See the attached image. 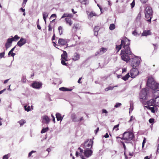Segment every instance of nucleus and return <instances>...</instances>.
<instances>
[{"mask_svg":"<svg viewBox=\"0 0 159 159\" xmlns=\"http://www.w3.org/2000/svg\"><path fill=\"white\" fill-rule=\"evenodd\" d=\"M147 5V6L146 7L144 12L145 17L147 19L149 18L147 21L149 23H151V19L153 17V11L151 7L148 5L146 4V6Z\"/></svg>","mask_w":159,"mask_h":159,"instance_id":"1","label":"nucleus"},{"mask_svg":"<svg viewBox=\"0 0 159 159\" xmlns=\"http://www.w3.org/2000/svg\"><path fill=\"white\" fill-rule=\"evenodd\" d=\"M134 137V134L131 132L126 131L123 134L121 139L125 141V143H129L132 140Z\"/></svg>","mask_w":159,"mask_h":159,"instance_id":"2","label":"nucleus"},{"mask_svg":"<svg viewBox=\"0 0 159 159\" xmlns=\"http://www.w3.org/2000/svg\"><path fill=\"white\" fill-rule=\"evenodd\" d=\"M131 50H121L120 54L121 59L126 62H128L130 60V57L128 55H131Z\"/></svg>","mask_w":159,"mask_h":159,"instance_id":"3","label":"nucleus"},{"mask_svg":"<svg viewBox=\"0 0 159 159\" xmlns=\"http://www.w3.org/2000/svg\"><path fill=\"white\" fill-rule=\"evenodd\" d=\"M130 43V40L126 38L121 40L120 44L124 48V49L122 50H131L129 47Z\"/></svg>","mask_w":159,"mask_h":159,"instance_id":"4","label":"nucleus"},{"mask_svg":"<svg viewBox=\"0 0 159 159\" xmlns=\"http://www.w3.org/2000/svg\"><path fill=\"white\" fill-rule=\"evenodd\" d=\"M67 53L66 51H63V53L61 56V64L64 66H67V63L65 62V61H67L68 60Z\"/></svg>","mask_w":159,"mask_h":159,"instance_id":"5","label":"nucleus"},{"mask_svg":"<svg viewBox=\"0 0 159 159\" xmlns=\"http://www.w3.org/2000/svg\"><path fill=\"white\" fill-rule=\"evenodd\" d=\"M93 143V141L90 139L89 142L86 141L84 145V148L85 149H90L92 148Z\"/></svg>","mask_w":159,"mask_h":159,"instance_id":"6","label":"nucleus"},{"mask_svg":"<svg viewBox=\"0 0 159 159\" xmlns=\"http://www.w3.org/2000/svg\"><path fill=\"white\" fill-rule=\"evenodd\" d=\"M140 63V61L138 58H134L132 59L131 61V66L133 68H136L138 66Z\"/></svg>","mask_w":159,"mask_h":159,"instance_id":"7","label":"nucleus"},{"mask_svg":"<svg viewBox=\"0 0 159 159\" xmlns=\"http://www.w3.org/2000/svg\"><path fill=\"white\" fill-rule=\"evenodd\" d=\"M42 85V84L41 82L34 81L32 84L31 86L34 89H39L41 87Z\"/></svg>","mask_w":159,"mask_h":159,"instance_id":"8","label":"nucleus"},{"mask_svg":"<svg viewBox=\"0 0 159 159\" xmlns=\"http://www.w3.org/2000/svg\"><path fill=\"white\" fill-rule=\"evenodd\" d=\"M139 73V71L136 68H133L130 71V75L131 78H134L137 76Z\"/></svg>","mask_w":159,"mask_h":159,"instance_id":"9","label":"nucleus"},{"mask_svg":"<svg viewBox=\"0 0 159 159\" xmlns=\"http://www.w3.org/2000/svg\"><path fill=\"white\" fill-rule=\"evenodd\" d=\"M156 101H157L156 100V99L153 98L150 99L149 101H147V104L148 107L152 106L153 107H156L157 106H158L159 105L157 104H156Z\"/></svg>","mask_w":159,"mask_h":159,"instance_id":"10","label":"nucleus"},{"mask_svg":"<svg viewBox=\"0 0 159 159\" xmlns=\"http://www.w3.org/2000/svg\"><path fill=\"white\" fill-rule=\"evenodd\" d=\"M107 48L102 47L101 48L99 51L97 52L95 54L94 56H97L98 55H100L103 54L107 51Z\"/></svg>","mask_w":159,"mask_h":159,"instance_id":"11","label":"nucleus"},{"mask_svg":"<svg viewBox=\"0 0 159 159\" xmlns=\"http://www.w3.org/2000/svg\"><path fill=\"white\" fill-rule=\"evenodd\" d=\"M80 29V26L78 23H75L72 27V31L74 34H75L77 31Z\"/></svg>","mask_w":159,"mask_h":159,"instance_id":"12","label":"nucleus"},{"mask_svg":"<svg viewBox=\"0 0 159 159\" xmlns=\"http://www.w3.org/2000/svg\"><path fill=\"white\" fill-rule=\"evenodd\" d=\"M93 151L91 149H85L84 150V155L85 157L88 158L91 156L92 154Z\"/></svg>","mask_w":159,"mask_h":159,"instance_id":"13","label":"nucleus"},{"mask_svg":"<svg viewBox=\"0 0 159 159\" xmlns=\"http://www.w3.org/2000/svg\"><path fill=\"white\" fill-rule=\"evenodd\" d=\"M148 87L153 90H157L159 89V84L155 82Z\"/></svg>","mask_w":159,"mask_h":159,"instance_id":"14","label":"nucleus"},{"mask_svg":"<svg viewBox=\"0 0 159 159\" xmlns=\"http://www.w3.org/2000/svg\"><path fill=\"white\" fill-rule=\"evenodd\" d=\"M67 42V40L65 39L60 38L58 39V44L61 46L65 45Z\"/></svg>","mask_w":159,"mask_h":159,"instance_id":"15","label":"nucleus"},{"mask_svg":"<svg viewBox=\"0 0 159 159\" xmlns=\"http://www.w3.org/2000/svg\"><path fill=\"white\" fill-rule=\"evenodd\" d=\"M26 40L23 38H21L20 39L17 43V45L19 47H21L26 43Z\"/></svg>","mask_w":159,"mask_h":159,"instance_id":"16","label":"nucleus"},{"mask_svg":"<svg viewBox=\"0 0 159 159\" xmlns=\"http://www.w3.org/2000/svg\"><path fill=\"white\" fill-rule=\"evenodd\" d=\"M80 58V55L77 52H75L72 57V59L74 61L79 60Z\"/></svg>","mask_w":159,"mask_h":159,"instance_id":"17","label":"nucleus"},{"mask_svg":"<svg viewBox=\"0 0 159 159\" xmlns=\"http://www.w3.org/2000/svg\"><path fill=\"white\" fill-rule=\"evenodd\" d=\"M155 81L152 78H149L147 83V85L149 87L151 84H152Z\"/></svg>","mask_w":159,"mask_h":159,"instance_id":"18","label":"nucleus"},{"mask_svg":"<svg viewBox=\"0 0 159 159\" xmlns=\"http://www.w3.org/2000/svg\"><path fill=\"white\" fill-rule=\"evenodd\" d=\"M12 43L11 39H7V42L5 44V47L6 49L9 48L11 46Z\"/></svg>","mask_w":159,"mask_h":159,"instance_id":"19","label":"nucleus"},{"mask_svg":"<svg viewBox=\"0 0 159 159\" xmlns=\"http://www.w3.org/2000/svg\"><path fill=\"white\" fill-rule=\"evenodd\" d=\"M65 20L66 24H68L70 26L72 25L73 24V22L72 21L70 18H65Z\"/></svg>","mask_w":159,"mask_h":159,"instance_id":"20","label":"nucleus"},{"mask_svg":"<svg viewBox=\"0 0 159 159\" xmlns=\"http://www.w3.org/2000/svg\"><path fill=\"white\" fill-rule=\"evenodd\" d=\"M153 97L155 99L159 98V90H155L153 93Z\"/></svg>","mask_w":159,"mask_h":159,"instance_id":"21","label":"nucleus"},{"mask_svg":"<svg viewBox=\"0 0 159 159\" xmlns=\"http://www.w3.org/2000/svg\"><path fill=\"white\" fill-rule=\"evenodd\" d=\"M151 34V33L150 30H144L142 34V36H146Z\"/></svg>","mask_w":159,"mask_h":159,"instance_id":"22","label":"nucleus"},{"mask_svg":"<svg viewBox=\"0 0 159 159\" xmlns=\"http://www.w3.org/2000/svg\"><path fill=\"white\" fill-rule=\"evenodd\" d=\"M71 118L72 121L74 122L78 121V119L75 113L72 114L71 115Z\"/></svg>","mask_w":159,"mask_h":159,"instance_id":"23","label":"nucleus"},{"mask_svg":"<svg viewBox=\"0 0 159 159\" xmlns=\"http://www.w3.org/2000/svg\"><path fill=\"white\" fill-rule=\"evenodd\" d=\"M56 116L57 121H61L62 120L63 118L61 116V114L60 113H57L56 114Z\"/></svg>","mask_w":159,"mask_h":159,"instance_id":"24","label":"nucleus"},{"mask_svg":"<svg viewBox=\"0 0 159 159\" xmlns=\"http://www.w3.org/2000/svg\"><path fill=\"white\" fill-rule=\"evenodd\" d=\"M20 38V37H18L17 35H15L14 37H12V38H9V39H11L12 41V42L13 41H16L17 40Z\"/></svg>","mask_w":159,"mask_h":159,"instance_id":"25","label":"nucleus"},{"mask_svg":"<svg viewBox=\"0 0 159 159\" xmlns=\"http://www.w3.org/2000/svg\"><path fill=\"white\" fill-rule=\"evenodd\" d=\"M78 149L80 150V156L82 159H86V158H85L82 155V154L83 152V150L81 149L80 147L78 148Z\"/></svg>","mask_w":159,"mask_h":159,"instance_id":"26","label":"nucleus"},{"mask_svg":"<svg viewBox=\"0 0 159 159\" xmlns=\"http://www.w3.org/2000/svg\"><path fill=\"white\" fill-rule=\"evenodd\" d=\"M48 14L47 12H43V19L45 23H46V19L48 16Z\"/></svg>","mask_w":159,"mask_h":159,"instance_id":"27","label":"nucleus"},{"mask_svg":"<svg viewBox=\"0 0 159 159\" xmlns=\"http://www.w3.org/2000/svg\"><path fill=\"white\" fill-rule=\"evenodd\" d=\"M79 1L82 4H88L89 2L88 0H79Z\"/></svg>","mask_w":159,"mask_h":159,"instance_id":"28","label":"nucleus"},{"mask_svg":"<svg viewBox=\"0 0 159 159\" xmlns=\"http://www.w3.org/2000/svg\"><path fill=\"white\" fill-rule=\"evenodd\" d=\"M15 48V47L11 49L9 52L8 53V55L9 56L10 55L11 53V56L13 57L15 55V54L12 52L14 50Z\"/></svg>","mask_w":159,"mask_h":159,"instance_id":"29","label":"nucleus"},{"mask_svg":"<svg viewBox=\"0 0 159 159\" xmlns=\"http://www.w3.org/2000/svg\"><path fill=\"white\" fill-rule=\"evenodd\" d=\"M43 120L45 121L46 122L48 123L49 121V117L46 116H45L43 117Z\"/></svg>","mask_w":159,"mask_h":159,"instance_id":"30","label":"nucleus"},{"mask_svg":"<svg viewBox=\"0 0 159 159\" xmlns=\"http://www.w3.org/2000/svg\"><path fill=\"white\" fill-rule=\"evenodd\" d=\"M130 75H129V73H128L125 75L123 76L122 78V79L125 81H126L128 80V78H129Z\"/></svg>","mask_w":159,"mask_h":159,"instance_id":"31","label":"nucleus"},{"mask_svg":"<svg viewBox=\"0 0 159 159\" xmlns=\"http://www.w3.org/2000/svg\"><path fill=\"white\" fill-rule=\"evenodd\" d=\"M122 46L121 44L120 45H117L116 46V52H118L121 48Z\"/></svg>","mask_w":159,"mask_h":159,"instance_id":"32","label":"nucleus"},{"mask_svg":"<svg viewBox=\"0 0 159 159\" xmlns=\"http://www.w3.org/2000/svg\"><path fill=\"white\" fill-rule=\"evenodd\" d=\"M18 123H19L20 126H21L23 125L26 123V121L22 119L21 120L18 121Z\"/></svg>","mask_w":159,"mask_h":159,"instance_id":"33","label":"nucleus"},{"mask_svg":"<svg viewBox=\"0 0 159 159\" xmlns=\"http://www.w3.org/2000/svg\"><path fill=\"white\" fill-rule=\"evenodd\" d=\"M58 30L60 35H61L63 33V28L62 26H60L58 27Z\"/></svg>","mask_w":159,"mask_h":159,"instance_id":"34","label":"nucleus"},{"mask_svg":"<svg viewBox=\"0 0 159 159\" xmlns=\"http://www.w3.org/2000/svg\"><path fill=\"white\" fill-rule=\"evenodd\" d=\"M97 14L95 13H94L93 12H91L88 15V16L90 17L91 18L93 17V16H96Z\"/></svg>","mask_w":159,"mask_h":159,"instance_id":"35","label":"nucleus"},{"mask_svg":"<svg viewBox=\"0 0 159 159\" xmlns=\"http://www.w3.org/2000/svg\"><path fill=\"white\" fill-rule=\"evenodd\" d=\"M154 107H148L147 108L149 110H151L152 112L155 113V108Z\"/></svg>","mask_w":159,"mask_h":159,"instance_id":"36","label":"nucleus"},{"mask_svg":"<svg viewBox=\"0 0 159 159\" xmlns=\"http://www.w3.org/2000/svg\"><path fill=\"white\" fill-rule=\"evenodd\" d=\"M119 124L118 125H115L113 128V131L115 130V131H117L119 129Z\"/></svg>","mask_w":159,"mask_h":159,"instance_id":"37","label":"nucleus"},{"mask_svg":"<svg viewBox=\"0 0 159 159\" xmlns=\"http://www.w3.org/2000/svg\"><path fill=\"white\" fill-rule=\"evenodd\" d=\"M117 86H114V87H111V86H109L108 87L106 88L105 89V90L106 91H107L109 90H112L114 88V87H117Z\"/></svg>","mask_w":159,"mask_h":159,"instance_id":"38","label":"nucleus"},{"mask_svg":"<svg viewBox=\"0 0 159 159\" xmlns=\"http://www.w3.org/2000/svg\"><path fill=\"white\" fill-rule=\"evenodd\" d=\"M141 17V12H140L136 18V20L137 21H139L140 20Z\"/></svg>","mask_w":159,"mask_h":159,"instance_id":"39","label":"nucleus"},{"mask_svg":"<svg viewBox=\"0 0 159 159\" xmlns=\"http://www.w3.org/2000/svg\"><path fill=\"white\" fill-rule=\"evenodd\" d=\"M48 130V127H46L45 128H43L41 131V133L43 134L44 133H45V132H46Z\"/></svg>","mask_w":159,"mask_h":159,"instance_id":"40","label":"nucleus"},{"mask_svg":"<svg viewBox=\"0 0 159 159\" xmlns=\"http://www.w3.org/2000/svg\"><path fill=\"white\" fill-rule=\"evenodd\" d=\"M115 25L113 24H112L110 25L109 29L111 30H113L115 29Z\"/></svg>","mask_w":159,"mask_h":159,"instance_id":"41","label":"nucleus"},{"mask_svg":"<svg viewBox=\"0 0 159 159\" xmlns=\"http://www.w3.org/2000/svg\"><path fill=\"white\" fill-rule=\"evenodd\" d=\"M25 109V111H30V106H29L27 107V106H24Z\"/></svg>","mask_w":159,"mask_h":159,"instance_id":"42","label":"nucleus"},{"mask_svg":"<svg viewBox=\"0 0 159 159\" xmlns=\"http://www.w3.org/2000/svg\"><path fill=\"white\" fill-rule=\"evenodd\" d=\"M146 139L145 138H144L142 143V148H143L144 146L145 143H146Z\"/></svg>","mask_w":159,"mask_h":159,"instance_id":"43","label":"nucleus"},{"mask_svg":"<svg viewBox=\"0 0 159 159\" xmlns=\"http://www.w3.org/2000/svg\"><path fill=\"white\" fill-rule=\"evenodd\" d=\"M154 119L153 118H150L149 120V122L150 123H151L152 124H153L154 122Z\"/></svg>","mask_w":159,"mask_h":159,"instance_id":"44","label":"nucleus"},{"mask_svg":"<svg viewBox=\"0 0 159 159\" xmlns=\"http://www.w3.org/2000/svg\"><path fill=\"white\" fill-rule=\"evenodd\" d=\"M120 143L122 144L124 150L125 151L126 150V147L123 141H121Z\"/></svg>","mask_w":159,"mask_h":159,"instance_id":"45","label":"nucleus"},{"mask_svg":"<svg viewBox=\"0 0 159 159\" xmlns=\"http://www.w3.org/2000/svg\"><path fill=\"white\" fill-rule=\"evenodd\" d=\"M121 105V103L119 102H117L116 103V105L115 106V107L116 108H117L118 107H120Z\"/></svg>","mask_w":159,"mask_h":159,"instance_id":"46","label":"nucleus"},{"mask_svg":"<svg viewBox=\"0 0 159 159\" xmlns=\"http://www.w3.org/2000/svg\"><path fill=\"white\" fill-rule=\"evenodd\" d=\"M135 0H134L131 3V8H133L135 6Z\"/></svg>","mask_w":159,"mask_h":159,"instance_id":"47","label":"nucleus"},{"mask_svg":"<svg viewBox=\"0 0 159 159\" xmlns=\"http://www.w3.org/2000/svg\"><path fill=\"white\" fill-rule=\"evenodd\" d=\"M99 27L98 26H95L94 28V31L95 32H98L99 31Z\"/></svg>","mask_w":159,"mask_h":159,"instance_id":"48","label":"nucleus"},{"mask_svg":"<svg viewBox=\"0 0 159 159\" xmlns=\"http://www.w3.org/2000/svg\"><path fill=\"white\" fill-rule=\"evenodd\" d=\"M135 120V118L133 117V116H131L129 120V122H131L133 120Z\"/></svg>","mask_w":159,"mask_h":159,"instance_id":"49","label":"nucleus"},{"mask_svg":"<svg viewBox=\"0 0 159 159\" xmlns=\"http://www.w3.org/2000/svg\"><path fill=\"white\" fill-rule=\"evenodd\" d=\"M68 13H65L61 17V18H63L64 17L68 18Z\"/></svg>","mask_w":159,"mask_h":159,"instance_id":"50","label":"nucleus"},{"mask_svg":"<svg viewBox=\"0 0 159 159\" xmlns=\"http://www.w3.org/2000/svg\"><path fill=\"white\" fill-rule=\"evenodd\" d=\"M36 152V151H31L30 152H29V154H28V157H30L31 156L32 154V153H35Z\"/></svg>","mask_w":159,"mask_h":159,"instance_id":"51","label":"nucleus"},{"mask_svg":"<svg viewBox=\"0 0 159 159\" xmlns=\"http://www.w3.org/2000/svg\"><path fill=\"white\" fill-rule=\"evenodd\" d=\"M48 31H52V27L51 26V25L50 24H49L48 26Z\"/></svg>","mask_w":159,"mask_h":159,"instance_id":"52","label":"nucleus"},{"mask_svg":"<svg viewBox=\"0 0 159 159\" xmlns=\"http://www.w3.org/2000/svg\"><path fill=\"white\" fill-rule=\"evenodd\" d=\"M4 54H5L4 52L1 53H0V58H2V57H4Z\"/></svg>","mask_w":159,"mask_h":159,"instance_id":"53","label":"nucleus"},{"mask_svg":"<svg viewBox=\"0 0 159 159\" xmlns=\"http://www.w3.org/2000/svg\"><path fill=\"white\" fill-rule=\"evenodd\" d=\"M21 81L24 83H25L26 82V79L25 77H23L22 78Z\"/></svg>","mask_w":159,"mask_h":159,"instance_id":"54","label":"nucleus"},{"mask_svg":"<svg viewBox=\"0 0 159 159\" xmlns=\"http://www.w3.org/2000/svg\"><path fill=\"white\" fill-rule=\"evenodd\" d=\"M66 88L64 87H62L59 88V90L64 91H66Z\"/></svg>","mask_w":159,"mask_h":159,"instance_id":"55","label":"nucleus"},{"mask_svg":"<svg viewBox=\"0 0 159 159\" xmlns=\"http://www.w3.org/2000/svg\"><path fill=\"white\" fill-rule=\"evenodd\" d=\"M140 1L143 4H144L148 2V0H140Z\"/></svg>","mask_w":159,"mask_h":159,"instance_id":"56","label":"nucleus"},{"mask_svg":"<svg viewBox=\"0 0 159 159\" xmlns=\"http://www.w3.org/2000/svg\"><path fill=\"white\" fill-rule=\"evenodd\" d=\"M56 17V15L55 14H52L51 15L50 18H54V19H55Z\"/></svg>","mask_w":159,"mask_h":159,"instance_id":"57","label":"nucleus"},{"mask_svg":"<svg viewBox=\"0 0 159 159\" xmlns=\"http://www.w3.org/2000/svg\"><path fill=\"white\" fill-rule=\"evenodd\" d=\"M8 158V154L5 155L3 157V159H7Z\"/></svg>","mask_w":159,"mask_h":159,"instance_id":"58","label":"nucleus"},{"mask_svg":"<svg viewBox=\"0 0 159 159\" xmlns=\"http://www.w3.org/2000/svg\"><path fill=\"white\" fill-rule=\"evenodd\" d=\"M157 99H156V100L157 101H156V104H157L159 105L158 106H157V107H159V98H157Z\"/></svg>","mask_w":159,"mask_h":159,"instance_id":"59","label":"nucleus"},{"mask_svg":"<svg viewBox=\"0 0 159 159\" xmlns=\"http://www.w3.org/2000/svg\"><path fill=\"white\" fill-rule=\"evenodd\" d=\"M102 113H108V112L107 111L105 110V109H103L102 110Z\"/></svg>","mask_w":159,"mask_h":159,"instance_id":"60","label":"nucleus"},{"mask_svg":"<svg viewBox=\"0 0 159 159\" xmlns=\"http://www.w3.org/2000/svg\"><path fill=\"white\" fill-rule=\"evenodd\" d=\"M73 17V15L71 14H68V17L72 18Z\"/></svg>","mask_w":159,"mask_h":159,"instance_id":"61","label":"nucleus"},{"mask_svg":"<svg viewBox=\"0 0 159 159\" xmlns=\"http://www.w3.org/2000/svg\"><path fill=\"white\" fill-rule=\"evenodd\" d=\"M51 116L52 117V121H53L54 123H55V118L53 115H51Z\"/></svg>","mask_w":159,"mask_h":159,"instance_id":"62","label":"nucleus"},{"mask_svg":"<svg viewBox=\"0 0 159 159\" xmlns=\"http://www.w3.org/2000/svg\"><path fill=\"white\" fill-rule=\"evenodd\" d=\"M132 34L134 35H136L137 34V31L136 30H134L132 32Z\"/></svg>","mask_w":159,"mask_h":159,"instance_id":"63","label":"nucleus"},{"mask_svg":"<svg viewBox=\"0 0 159 159\" xmlns=\"http://www.w3.org/2000/svg\"><path fill=\"white\" fill-rule=\"evenodd\" d=\"M80 153H79V152H76V153H75V155L76 157H78L79 155L80 156Z\"/></svg>","mask_w":159,"mask_h":159,"instance_id":"64","label":"nucleus"}]
</instances>
